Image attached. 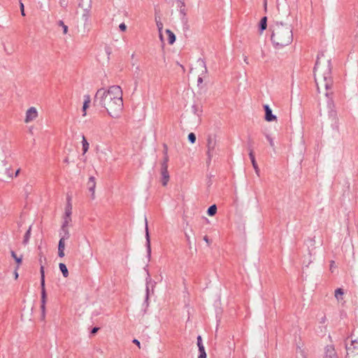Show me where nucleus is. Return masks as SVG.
Masks as SVG:
<instances>
[{"label": "nucleus", "mask_w": 358, "mask_h": 358, "mask_svg": "<svg viewBox=\"0 0 358 358\" xmlns=\"http://www.w3.org/2000/svg\"><path fill=\"white\" fill-rule=\"evenodd\" d=\"M94 105L105 108L110 117H117L123 109L121 87L113 85L108 90L103 88L98 90L94 98Z\"/></svg>", "instance_id": "nucleus-1"}, {"label": "nucleus", "mask_w": 358, "mask_h": 358, "mask_svg": "<svg viewBox=\"0 0 358 358\" xmlns=\"http://www.w3.org/2000/svg\"><path fill=\"white\" fill-rule=\"evenodd\" d=\"M271 29L272 31L271 40L275 48H282L292 42L293 33L290 25L282 22H276Z\"/></svg>", "instance_id": "nucleus-2"}, {"label": "nucleus", "mask_w": 358, "mask_h": 358, "mask_svg": "<svg viewBox=\"0 0 358 358\" xmlns=\"http://www.w3.org/2000/svg\"><path fill=\"white\" fill-rule=\"evenodd\" d=\"M345 348L348 356L355 357L358 355V329H354L351 335L350 345L345 344Z\"/></svg>", "instance_id": "nucleus-3"}, {"label": "nucleus", "mask_w": 358, "mask_h": 358, "mask_svg": "<svg viewBox=\"0 0 358 358\" xmlns=\"http://www.w3.org/2000/svg\"><path fill=\"white\" fill-rule=\"evenodd\" d=\"M332 64H331V59H327V69L323 72V80L324 82V87L327 90H329L331 88L333 85V79H332Z\"/></svg>", "instance_id": "nucleus-4"}, {"label": "nucleus", "mask_w": 358, "mask_h": 358, "mask_svg": "<svg viewBox=\"0 0 358 358\" xmlns=\"http://www.w3.org/2000/svg\"><path fill=\"white\" fill-rule=\"evenodd\" d=\"M328 108H329V118L331 121V127L333 129L338 131V117L337 115V112L334 109V103L332 99H330L327 102Z\"/></svg>", "instance_id": "nucleus-5"}, {"label": "nucleus", "mask_w": 358, "mask_h": 358, "mask_svg": "<svg viewBox=\"0 0 358 358\" xmlns=\"http://www.w3.org/2000/svg\"><path fill=\"white\" fill-rule=\"evenodd\" d=\"M41 271V309L42 311L43 317H45V303L47 299V294L45 287V270Z\"/></svg>", "instance_id": "nucleus-6"}, {"label": "nucleus", "mask_w": 358, "mask_h": 358, "mask_svg": "<svg viewBox=\"0 0 358 358\" xmlns=\"http://www.w3.org/2000/svg\"><path fill=\"white\" fill-rule=\"evenodd\" d=\"M215 146H216V138H215V135H208V138H207V147H208V151H207V155H208V159H207V161H206V163L207 164H210V162H211V159H212V157H213V152L215 150Z\"/></svg>", "instance_id": "nucleus-7"}, {"label": "nucleus", "mask_w": 358, "mask_h": 358, "mask_svg": "<svg viewBox=\"0 0 358 358\" xmlns=\"http://www.w3.org/2000/svg\"><path fill=\"white\" fill-rule=\"evenodd\" d=\"M264 112H265V116L264 119L267 122H273L277 120L276 115H273L272 113V110L270 108V106L268 104H265L263 106Z\"/></svg>", "instance_id": "nucleus-8"}, {"label": "nucleus", "mask_w": 358, "mask_h": 358, "mask_svg": "<svg viewBox=\"0 0 358 358\" xmlns=\"http://www.w3.org/2000/svg\"><path fill=\"white\" fill-rule=\"evenodd\" d=\"M177 7L179 8L180 14L182 15V22H187V20L186 17L187 15V10L185 8V0H176Z\"/></svg>", "instance_id": "nucleus-9"}, {"label": "nucleus", "mask_w": 358, "mask_h": 358, "mask_svg": "<svg viewBox=\"0 0 358 358\" xmlns=\"http://www.w3.org/2000/svg\"><path fill=\"white\" fill-rule=\"evenodd\" d=\"M145 246L147 248L148 255L150 256L151 253V245H150V236L149 232V228L148 224V220L147 218L145 217Z\"/></svg>", "instance_id": "nucleus-10"}, {"label": "nucleus", "mask_w": 358, "mask_h": 358, "mask_svg": "<svg viewBox=\"0 0 358 358\" xmlns=\"http://www.w3.org/2000/svg\"><path fill=\"white\" fill-rule=\"evenodd\" d=\"M38 115L36 109L34 107L29 108L26 113L25 122L34 120Z\"/></svg>", "instance_id": "nucleus-11"}, {"label": "nucleus", "mask_w": 358, "mask_h": 358, "mask_svg": "<svg viewBox=\"0 0 358 358\" xmlns=\"http://www.w3.org/2000/svg\"><path fill=\"white\" fill-rule=\"evenodd\" d=\"M87 187L90 192H91V197L92 199H94V192L96 187V181L94 176H90L87 182Z\"/></svg>", "instance_id": "nucleus-12"}, {"label": "nucleus", "mask_w": 358, "mask_h": 358, "mask_svg": "<svg viewBox=\"0 0 358 358\" xmlns=\"http://www.w3.org/2000/svg\"><path fill=\"white\" fill-rule=\"evenodd\" d=\"M324 358H338L333 345H327L325 348Z\"/></svg>", "instance_id": "nucleus-13"}, {"label": "nucleus", "mask_w": 358, "mask_h": 358, "mask_svg": "<svg viewBox=\"0 0 358 358\" xmlns=\"http://www.w3.org/2000/svg\"><path fill=\"white\" fill-rule=\"evenodd\" d=\"M197 345L199 351V355L198 358H206V353L205 351L204 346L202 343V338L201 336H197Z\"/></svg>", "instance_id": "nucleus-14"}, {"label": "nucleus", "mask_w": 358, "mask_h": 358, "mask_svg": "<svg viewBox=\"0 0 358 358\" xmlns=\"http://www.w3.org/2000/svg\"><path fill=\"white\" fill-rule=\"evenodd\" d=\"M162 184L166 186L169 180L168 167H161Z\"/></svg>", "instance_id": "nucleus-15"}, {"label": "nucleus", "mask_w": 358, "mask_h": 358, "mask_svg": "<svg viewBox=\"0 0 358 358\" xmlns=\"http://www.w3.org/2000/svg\"><path fill=\"white\" fill-rule=\"evenodd\" d=\"M249 157L250 159L252 165L255 171V173L259 176L260 171H259V166L257 165V163L256 162L254 152L249 153Z\"/></svg>", "instance_id": "nucleus-16"}, {"label": "nucleus", "mask_w": 358, "mask_h": 358, "mask_svg": "<svg viewBox=\"0 0 358 358\" xmlns=\"http://www.w3.org/2000/svg\"><path fill=\"white\" fill-rule=\"evenodd\" d=\"M267 28V17L264 16L259 23V31L262 34Z\"/></svg>", "instance_id": "nucleus-17"}, {"label": "nucleus", "mask_w": 358, "mask_h": 358, "mask_svg": "<svg viewBox=\"0 0 358 358\" xmlns=\"http://www.w3.org/2000/svg\"><path fill=\"white\" fill-rule=\"evenodd\" d=\"M166 34L168 35V41L170 45H173L176 40V35L170 29H166Z\"/></svg>", "instance_id": "nucleus-18"}, {"label": "nucleus", "mask_w": 358, "mask_h": 358, "mask_svg": "<svg viewBox=\"0 0 358 358\" xmlns=\"http://www.w3.org/2000/svg\"><path fill=\"white\" fill-rule=\"evenodd\" d=\"M90 103V96L89 95L85 96V100H84L83 108H82V110L83 112V116L86 115V110L89 108Z\"/></svg>", "instance_id": "nucleus-19"}, {"label": "nucleus", "mask_w": 358, "mask_h": 358, "mask_svg": "<svg viewBox=\"0 0 358 358\" xmlns=\"http://www.w3.org/2000/svg\"><path fill=\"white\" fill-rule=\"evenodd\" d=\"M65 215L69 217V215L72 214V205L71 203V198L69 196L67 197V203L65 207Z\"/></svg>", "instance_id": "nucleus-20"}, {"label": "nucleus", "mask_w": 358, "mask_h": 358, "mask_svg": "<svg viewBox=\"0 0 358 358\" xmlns=\"http://www.w3.org/2000/svg\"><path fill=\"white\" fill-rule=\"evenodd\" d=\"M60 238H64V239H69L70 237V234L68 228H61L59 231Z\"/></svg>", "instance_id": "nucleus-21"}, {"label": "nucleus", "mask_w": 358, "mask_h": 358, "mask_svg": "<svg viewBox=\"0 0 358 358\" xmlns=\"http://www.w3.org/2000/svg\"><path fill=\"white\" fill-rule=\"evenodd\" d=\"M192 112L197 116H200L202 113V106H199L197 104H193L192 106Z\"/></svg>", "instance_id": "nucleus-22"}, {"label": "nucleus", "mask_w": 358, "mask_h": 358, "mask_svg": "<svg viewBox=\"0 0 358 358\" xmlns=\"http://www.w3.org/2000/svg\"><path fill=\"white\" fill-rule=\"evenodd\" d=\"M217 206L215 204H213L210 206H209V208H208L207 214L209 216H214L217 213Z\"/></svg>", "instance_id": "nucleus-23"}, {"label": "nucleus", "mask_w": 358, "mask_h": 358, "mask_svg": "<svg viewBox=\"0 0 358 358\" xmlns=\"http://www.w3.org/2000/svg\"><path fill=\"white\" fill-rule=\"evenodd\" d=\"M31 225L29 226L28 230L26 231L24 236V238H23V241H22V243L24 245H27L29 242V238L31 236Z\"/></svg>", "instance_id": "nucleus-24"}, {"label": "nucleus", "mask_w": 358, "mask_h": 358, "mask_svg": "<svg viewBox=\"0 0 358 358\" xmlns=\"http://www.w3.org/2000/svg\"><path fill=\"white\" fill-rule=\"evenodd\" d=\"M82 145H83V155L85 154L88 149H89V143L87 142L86 138L85 137V136H83V139H82Z\"/></svg>", "instance_id": "nucleus-25"}, {"label": "nucleus", "mask_w": 358, "mask_h": 358, "mask_svg": "<svg viewBox=\"0 0 358 358\" xmlns=\"http://www.w3.org/2000/svg\"><path fill=\"white\" fill-rule=\"evenodd\" d=\"M38 261H39V264H40V268H45V266H47V267L49 266V265L47 263L45 257L41 255Z\"/></svg>", "instance_id": "nucleus-26"}, {"label": "nucleus", "mask_w": 358, "mask_h": 358, "mask_svg": "<svg viewBox=\"0 0 358 358\" xmlns=\"http://www.w3.org/2000/svg\"><path fill=\"white\" fill-rule=\"evenodd\" d=\"M323 56H324V52H320L317 55V59H316V62H315V66L313 68V72H314L315 74L316 71L319 68V64H320V61L319 60H320V57H323Z\"/></svg>", "instance_id": "nucleus-27"}, {"label": "nucleus", "mask_w": 358, "mask_h": 358, "mask_svg": "<svg viewBox=\"0 0 358 358\" xmlns=\"http://www.w3.org/2000/svg\"><path fill=\"white\" fill-rule=\"evenodd\" d=\"M156 24H157V27L159 32L160 40L162 41H163L164 38H163V35L162 34V30L163 29V24L162 23V22H160L159 20H157V19H156Z\"/></svg>", "instance_id": "nucleus-28"}, {"label": "nucleus", "mask_w": 358, "mask_h": 358, "mask_svg": "<svg viewBox=\"0 0 358 358\" xmlns=\"http://www.w3.org/2000/svg\"><path fill=\"white\" fill-rule=\"evenodd\" d=\"M11 256L14 258L16 263L17 264V268L19 265L22 263V255L20 257H17L16 253L14 251H11Z\"/></svg>", "instance_id": "nucleus-29"}, {"label": "nucleus", "mask_w": 358, "mask_h": 358, "mask_svg": "<svg viewBox=\"0 0 358 358\" xmlns=\"http://www.w3.org/2000/svg\"><path fill=\"white\" fill-rule=\"evenodd\" d=\"M253 144L254 142L250 136H248V150L249 151V153L254 152H253Z\"/></svg>", "instance_id": "nucleus-30"}, {"label": "nucleus", "mask_w": 358, "mask_h": 358, "mask_svg": "<svg viewBox=\"0 0 358 358\" xmlns=\"http://www.w3.org/2000/svg\"><path fill=\"white\" fill-rule=\"evenodd\" d=\"M57 24L60 27H62L63 30V34H66L68 32V26L64 24V22L62 20H59L57 22Z\"/></svg>", "instance_id": "nucleus-31"}, {"label": "nucleus", "mask_w": 358, "mask_h": 358, "mask_svg": "<svg viewBox=\"0 0 358 358\" xmlns=\"http://www.w3.org/2000/svg\"><path fill=\"white\" fill-rule=\"evenodd\" d=\"M188 141L191 143H194L196 142V136L195 135L194 133L193 132H191L188 134Z\"/></svg>", "instance_id": "nucleus-32"}, {"label": "nucleus", "mask_w": 358, "mask_h": 358, "mask_svg": "<svg viewBox=\"0 0 358 358\" xmlns=\"http://www.w3.org/2000/svg\"><path fill=\"white\" fill-rule=\"evenodd\" d=\"M169 155H164L163 161L161 164V167H168V162H169Z\"/></svg>", "instance_id": "nucleus-33"}, {"label": "nucleus", "mask_w": 358, "mask_h": 358, "mask_svg": "<svg viewBox=\"0 0 358 358\" xmlns=\"http://www.w3.org/2000/svg\"><path fill=\"white\" fill-rule=\"evenodd\" d=\"M65 240L64 238H60L58 244V249H64L65 248Z\"/></svg>", "instance_id": "nucleus-34"}, {"label": "nucleus", "mask_w": 358, "mask_h": 358, "mask_svg": "<svg viewBox=\"0 0 358 358\" xmlns=\"http://www.w3.org/2000/svg\"><path fill=\"white\" fill-rule=\"evenodd\" d=\"M343 294V290L341 288H338L335 290V297L337 299H339V296H342Z\"/></svg>", "instance_id": "nucleus-35"}, {"label": "nucleus", "mask_w": 358, "mask_h": 358, "mask_svg": "<svg viewBox=\"0 0 358 358\" xmlns=\"http://www.w3.org/2000/svg\"><path fill=\"white\" fill-rule=\"evenodd\" d=\"M59 3L60 6H62L64 8H66L68 6V1L67 0H59Z\"/></svg>", "instance_id": "nucleus-36"}, {"label": "nucleus", "mask_w": 358, "mask_h": 358, "mask_svg": "<svg viewBox=\"0 0 358 358\" xmlns=\"http://www.w3.org/2000/svg\"><path fill=\"white\" fill-rule=\"evenodd\" d=\"M266 138L268 141L271 147H273L274 146V142H273V138L269 135H267V134L266 135Z\"/></svg>", "instance_id": "nucleus-37"}, {"label": "nucleus", "mask_w": 358, "mask_h": 358, "mask_svg": "<svg viewBox=\"0 0 358 358\" xmlns=\"http://www.w3.org/2000/svg\"><path fill=\"white\" fill-rule=\"evenodd\" d=\"M119 29L121 31H125L127 30V25L122 22L119 25Z\"/></svg>", "instance_id": "nucleus-38"}, {"label": "nucleus", "mask_w": 358, "mask_h": 358, "mask_svg": "<svg viewBox=\"0 0 358 358\" xmlns=\"http://www.w3.org/2000/svg\"><path fill=\"white\" fill-rule=\"evenodd\" d=\"M20 12H21V15L22 16H25V13H24V4L20 1Z\"/></svg>", "instance_id": "nucleus-39"}, {"label": "nucleus", "mask_w": 358, "mask_h": 358, "mask_svg": "<svg viewBox=\"0 0 358 358\" xmlns=\"http://www.w3.org/2000/svg\"><path fill=\"white\" fill-rule=\"evenodd\" d=\"M63 219L64 221H67V222H71V215H69V217L66 215H64Z\"/></svg>", "instance_id": "nucleus-40"}, {"label": "nucleus", "mask_w": 358, "mask_h": 358, "mask_svg": "<svg viewBox=\"0 0 358 358\" xmlns=\"http://www.w3.org/2000/svg\"><path fill=\"white\" fill-rule=\"evenodd\" d=\"M203 240L206 241V243L208 244V245L209 246L211 243H212V241L208 237V236H205L203 237Z\"/></svg>", "instance_id": "nucleus-41"}, {"label": "nucleus", "mask_w": 358, "mask_h": 358, "mask_svg": "<svg viewBox=\"0 0 358 358\" xmlns=\"http://www.w3.org/2000/svg\"><path fill=\"white\" fill-rule=\"evenodd\" d=\"M99 330V327H94L91 330V334L94 335Z\"/></svg>", "instance_id": "nucleus-42"}, {"label": "nucleus", "mask_w": 358, "mask_h": 358, "mask_svg": "<svg viewBox=\"0 0 358 358\" xmlns=\"http://www.w3.org/2000/svg\"><path fill=\"white\" fill-rule=\"evenodd\" d=\"M163 148H164L163 155H168V147H167L166 144H164Z\"/></svg>", "instance_id": "nucleus-43"}, {"label": "nucleus", "mask_w": 358, "mask_h": 358, "mask_svg": "<svg viewBox=\"0 0 358 358\" xmlns=\"http://www.w3.org/2000/svg\"><path fill=\"white\" fill-rule=\"evenodd\" d=\"M58 255L60 257L64 256V249H58Z\"/></svg>", "instance_id": "nucleus-44"}, {"label": "nucleus", "mask_w": 358, "mask_h": 358, "mask_svg": "<svg viewBox=\"0 0 358 358\" xmlns=\"http://www.w3.org/2000/svg\"><path fill=\"white\" fill-rule=\"evenodd\" d=\"M6 173H7V175L8 176V177H9V178H12L13 177V173H12V170H11V169H6Z\"/></svg>", "instance_id": "nucleus-45"}, {"label": "nucleus", "mask_w": 358, "mask_h": 358, "mask_svg": "<svg viewBox=\"0 0 358 358\" xmlns=\"http://www.w3.org/2000/svg\"><path fill=\"white\" fill-rule=\"evenodd\" d=\"M69 224V222H67V221H64H64H63V223H62V224L61 228H63V229H64V228H68Z\"/></svg>", "instance_id": "nucleus-46"}, {"label": "nucleus", "mask_w": 358, "mask_h": 358, "mask_svg": "<svg viewBox=\"0 0 358 358\" xmlns=\"http://www.w3.org/2000/svg\"><path fill=\"white\" fill-rule=\"evenodd\" d=\"M147 271V278H146V282H147V285L149 283V282L151 281V277H150V275L148 272V270H146Z\"/></svg>", "instance_id": "nucleus-47"}, {"label": "nucleus", "mask_w": 358, "mask_h": 358, "mask_svg": "<svg viewBox=\"0 0 358 358\" xmlns=\"http://www.w3.org/2000/svg\"><path fill=\"white\" fill-rule=\"evenodd\" d=\"M64 277L67 278L69 276V270H61Z\"/></svg>", "instance_id": "nucleus-48"}, {"label": "nucleus", "mask_w": 358, "mask_h": 358, "mask_svg": "<svg viewBox=\"0 0 358 358\" xmlns=\"http://www.w3.org/2000/svg\"><path fill=\"white\" fill-rule=\"evenodd\" d=\"M59 268H67L66 266L64 263H59Z\"/></svg>", "instance_id": "nucleus-49"}, {"label": "nucleus", "mask_w": 358, "mask_h": 358, "mask_svg": "<svg viewBox=\"0 0 358 358\" xmlns=\"http://www.w3.org/2000/svg\"><path fill=\"white\" fill-rule=\"evenodd\" d=\"M133 343H135L136 345H137L138 346V348H140V347H141V343H140V342H139V341H138V340H137V339H134V340H133Z\"/></svg>", "instance_id": "nucleus-50"}, {"label": "nucleus", "mask_w": 358, "mask_h": 358, "mask_svg": "<svg viewBox=\"0 0 358 358\" xmlns=\"http://www.w3.org/2000/svg\"><path fill=\"white\" fill-rule=\"evenodd\" d=\"M197 83H198V86H199V85L203 83V78L201 77H199L198 80H197Z\"/></svg>", "instance_id": "nucleus-51"}, {"label": "nucleus", "mask_w": 358, "mask_h": 358, "mask_svg": "<svg viewBox=\"0 0 358 358\" xmlns=\"http://www.w3.org/2000/svg\"><path fill=\"white\" fill-rule=\"evenodd\" d=\"M20 173V169H17V170L15 171V175H14V176H15V177H17V176H19Z\"/></svg>", "instance_id": "nucleus-52"}, {"label": "nucleus", "mask_w": 358, "mask_h": 358, "mask_svg": "<svg viewBox=\"0 0 358 358\" xmlns=\"http://www.w3.org/2000/svg\"><path fill=\"white\" fill-rule=\"evenodd\" d=\"M334 264H335V262H334V261H333V260H331V261L330 262V268H334Z\"/></svg>", "instance_id": "nucleus-53"}, {"label": "nucleus", "mask_w": 358, "mask_h": 358, "mask_svg": "<svg viewBox=\"0 0 358 358\" xmlns=\"http://www.w3.org/2000/svg\"><path fill=\"white\" fill-rule=\"evenodd\" d=\"M202 63H203V66L204 67V73H207V68H206V63L203 60H202Z\"/></svg>", "instance_id": "nucleus-54"}, {"label": "nucleus", "mask_w": 358, "mask_h": 358, "mask_svg": "<svg viewBox=\"0 0 358 358\" xmlns=\"http://www.w3.org/2000/svg\"><path fill=\"white\" fill-rule=\"evenodd\" d=\"M148 295H149V288H148V286L146 287V299H148Z\"/></svg>", "instance_id": "nucleus-55"}, {"label": "nucleus", "mask_w": 358, "mask_h": 358, "mask_svg": "<svg viewBox=\"0 0 358 358\" xmlns=\"http://www.w3.org/2000/svg\"><path fill=\"white\" fill-rule=\"evenodd\" d=\"M14 273V275H15V279H17V278H18V273H17V270H15V271H14V273Z\"/></svg>", "instance_id": "nucleus-56"}, {"label": "nucleus", "mask_w": 358, "mask_h": 358, "mask_svg": "<svg viewBox=\"0 0 358 358\" xmlns=\"http://www.w3.org/2000/svg\"><path fill=\"white\" fill-rule=\"evenodd\" d=\"M300 353H301V358H306L303 352L301 350H300Z\"/></svg>", "instance_id": "nucleus-57"}, {"label": "nucleus", "mask_w": 358, "mask_h": 358, "mask_svg": "<svg viewBox=\"0 0 358 358\" xmlns=\"http://www.w3.org/2000/svg\"><path fill=\"white\" fill-rule=\"evenodd\" d=\"M64 163L68 164V163L69 162V158H68V157H66V158L64 159Z\"/></svg>", "instance_id": "nucleus-58"}, {"label": "nucleus", "mask_w": 358, "mask_h": 358, "mask_svg": "<svg viewBox=\"0 0 358 358\" xmlns=\"http://www.w3.org/2000/svg\"><path fill=\"white\" fill-rule=\"evenodd\" d=\"M185 237L187 238V241L189 242V235H187V234H185Z\"/></svg>", "instance_id": "nucleus-59"}, {"label": "nucleus", "mask_w": 358, "mask_h": 358, "mask_svg": "<svg viewBox=\"0 0 358 358\" xmlns=\"http://www.w3.org/2000/svg\"><path fill=\"white\" fill-rule=\"evenodd\" d=\"M264 8L266 9V0L264 1Z\"/></svg>", "instance_id": "nucleus-60"}, {"label": "nucleus", "mask_w": 358, "mask_h": 358, "mask_svg": "<svg viewBox=\"0 0 358 358\" xmlns=\"http://www.w3.org/2000/svg\"><path fill=\"white\" fill-rule=\"evenodd\" d=\"M211 184H212V183H211V181H210V180H209V181L208 182V186L211 185Z\"/></svg>", "instance_id": "nucleus-61"}, {"label": "nucleus", "mask_w": 358, "mask_h": 358, "mask_svg": "<svg viewBox=\"0 0 358 358\" xmlns=\"http://www.w3.org/2000/svg\"><path fill=\"white\" fill-rule=\"evenodd\" d=\"M329 95H330V94H329V92H327V93H326V96H327V97H329Z\"/></svg>", "instance_id": "nucleus-62"}, {"label": "nucleus", "mask_w": 358, "mask_h": 358, "mask_svg": "<svg viewBox=\"0 0 358 358\" xmlns=\"http://www.w3.org/2000/svg\"><path fill=\"white\" fill-rule=\"evenodd\" d=\"M247 59H247V57H245V58L244 59V61L248 64Z\"/></svg>", "instance_id": "nucleus-63"}]
</instances>
